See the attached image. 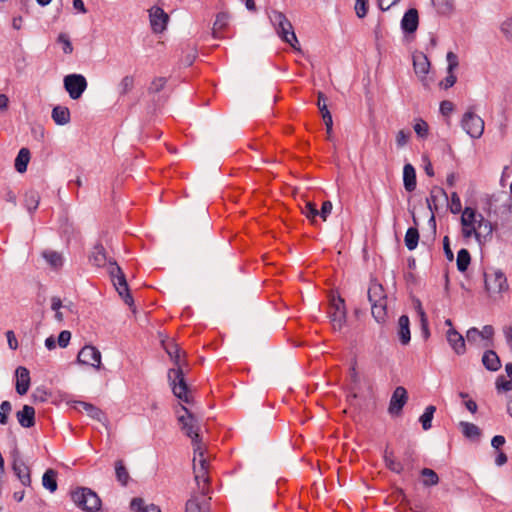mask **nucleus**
Returning <instances> with one entry per match:
<instances>
[{
	"mask_svg": "<svg viewBox=\"0 0 512 512\" xmlns=\"http://www.w3.org/2000/svg\"><path fill=\"white\" fill-rule=\"evenodd\" d=\"M407 400V390L402 386H398L391 396L388 408L389 413L395 416L400 415Z\"/></svg>",
	"mask_w": 512,
	"mask_h": 512,
	"instance_id": "15",
	"label": "nucleus"
},
{
	"mask_svg": "<svg viewBox=\"0 0 512 512\" xmlns=\"http://www.w3.org/2000/svg\"><path fill=\"white\" fill-rule=\"evenodd\" d=\"M52 119L57 125H66L70 122V111L65 106H56L52 110Z\"/></svg>",
	"mask_w": 512,
	"mask_h": 512,
	"instance_id": "27",
	"label": "nucleus"
},
{
	"mask_svg": "<svg viewBox=\"0 0 512 512\" xmlns=\"http://www.w3.org/2000/svg\"><path fill=\"white\" fill-rule=\"evenodd\" d=\"M115 473L116 478L120 482V484L126 486L130 476L122 460H118L115 462Z\"/></svg>",
	"mask_w": 512,
	"mask_h": 512,
	"instance_id": "34",
	"label": "nucleus"
},
{
	"mask_svg": "<svg viewBox=\"0 0 512 512\" xmlns=\"http://www.w3.org/2000/svg\"><path fill=\"white\" fill-rule=\"evenodd\" d=\"M384 462L386 467L394 473L400 474L404 470L403 464L395 458L393 452H385Z\"/></svg>",
	"mask_w": 512,
	"mask_h": 512,
	"instance_id": "32",
	"label": "nucleus"
},
{
	"mask_svg": "<svg viewBox=\"0 0 512 512\" xmlns=\"http://www.w3.org/2000/svg\"><path fill=\"white\" fill-rule=\"evenodd\" d=\"M229 15L225 12H220L217 14L214 25H213V36L215 38L222 37V31L228 26L229 23Z\"/></svg>",
	"mask_w": 512,
	"mask_h": 512,
	"instance_id": "28",
	"label": "nucleus"
},
{
	"mask_svg": "<svg viewBox=\"0 0 512 512\" xmlns=\"http://www.w3.org/2000/svg\"><path fill=\"white\" fill-rule=\"evenodd\" d=\"M13 471L24 486L31 483L30 471L26 464L21 460H15L13 463Z\"/></svg>",
	"mask_w": 512,
	"mask_h": 512,
	"instance_id": "25",
	"label": "nucleus"
},
{
	"mask_svg": "<svg viewBox=\"0 0 512 512\" xmlns=\"http://www.w3.org/2000/svg\"><path fill=\"white\" fill-rule=\"evenodd\" d=\"M58 42L62 44V49L65 54H71L73 51L72 43L68 35L61 33L58 36Z\"/></svg>",
	"mask_w": 512,
	"mask_h": 512,
	"instance_id": "48",
	"label": "nucleus"
},
{
	"mask_svg": "<svg viewBox=\"0 0 512 512\" xmlns=\"http://www.w3.org/2000/svg\"><path fill=\"white\" fill-rule=\"evenodd\" d=\"M419 24L418 11L414 8L407 10L401 20V28L406 33H414Z\"/></svg>",
	"mask_w": 512,
	"mask_h": 512,
	"instance_id": "21",
	"label": "nucleus"
},
{
	"mask_svg": "<svg viewBox=\"0 0 512 512\" xmlns=\"http://www.w3.org/2000/svg\"><path fill=\"white\" fill-rule=\"evenodd\" d=\"M302 213L312 222H316V217L319 215V211L316 205L310 201H307L302 208Z\"/></svg>",
	"mask_w": 512,
	"mask_h": 512,
	"instance_id": "40",
	"label": "nucleus"
},
{
	"mask_svg": "<svg viewBox=\"0 0 512 512\" xmlns=\"http://www.w3.org/2000/svg\"><path fill=\"white\" fill-rule=\"evenodd\" d=\"M355 11L359 18H364L368 11V0H356Z\"/></svg>",
	"mask_w": 512,
	"mask_h": 512,
	"instance_id": "49",
	"label": "nucleus"
},
{
	"mask_svg": "<svg viewBox=\"0 0 512 512\" xmlns=\"http://www.w3.org/2000/svg\"><path fill=\"white\" fill-rule=\"evenodd\" d=\"M150 24L153 32L162 33L167 26L169 16L160 7L154 6L149 10Z\"/></svg>",
	"mask_w": 512,
	"mask_h": 512,
	"instance_id": "14",
	"label": "nucleus"
},
{
	"mask_svg": "<svg viewBox=\"0 0 512 512\" xmlns=\"http://www.w3.org/2000/svg\"><path fill=\"white\" fill-rule=\"evenodd\" d=\"M494 335V329L491 325H486L480 331V338L485 340H490Z\"/></svg>",
	"mask_w": 512,
	"mask_h": 512,
	"instance_id": "60",
	"label": "nucleus"
},
{
	"mask_svg": "<svg viewBox=\"0 0 512 512\" xmlns=\"http://www.w3.org/2000/svg\"><path fill=\"white\" fill-rule=\"evenodd\" d=\"M436 411V407L433 405H429L426 407L424 413L420 417V422L422 424V428L424 430H429L431 428V422Z\"/></svg>",
	"mask_w": 512,
	"mask_h": 512,
	"instance_id": "38",
	"label": "nucleus"
},
{
	"mask_svg": "<svg viewBox=\"0 0 512 512\" xmlns=\"http://www.w3.org/2000/svg\"><path fill=\"white\" fill-rule=\"evenodd\" d=\"M12 410V405L9 401H3L0 405V424L5 425L8 422V414Z\"/></svg>",
	"mask_w": 512,
	"mask_h": 512,
	"instance_id": "45",
	"label": "nucleus"
},
{
	"mask_svg": "<svg viewBox=\"0 0 512 512\" xmlns=\"http://www.w3.org/2000/svg\"><path fill=\"white\" fill-rule=\"evenodd\" d=\"M134 87V77L127 75L122 78L119 83L118 89L121 95L129 93Z\"/></svg>",
	"mask_w": 512,
	"mask_h": 512,
	"instance_id": "41",
	"label": "nucleus"
},
{
	"mask_svg": "<svg viewBox=\"0 0 512 512\" xmlns=\"http://www.w3.org/2000/svg\"><path fill=\"white\" fill-rule=\"evenodd\" d=\"M270 20L281 39L288 43L293 49L300 50L299 41L287 17L282 12L274 10L270 14Z\"/></svg>",
	"mask_w": 512,
	"mask_h": 512,
	"instance_id": "7",
	"label": "nucleus"
},
{
	"mask_svg": "<svg viewBox=\"0 0 512 512\" xmlns=\"http://www.w3.org/2000/svg\"><path fill=\"white\" fill-rule=\"evenodd\" d=\"M405 245L409 250H414L419 241V233L416 228L410 227L408 228L406 234H405Z\"/></svg>",
	"mask_w": 512,
	"mask_h": 512,
	"instance_id": "36",
	"label": "nucleus"
},
{
	"mask_svg": "<svg viewBox=\"0 0 512 512\" xmlns=\"http://www.w3.org/2000/svg\"><path fill=\"white\" fill-rule=\"evenodd\" d=\"M412 58L414 72L419 80L424 83L430 69V61L423 52H415Z\"/></svg>",
	"mask_w": 512,
	"mask_h": 512,
	"instance_id": "16",
	"label": "nucleus"
},
{
	"mask_svg": "<svg viewBox=\"0 0 512 512\" xmlns=\"http://www.w3.org/2000/svg\"><path fill=\"white\" fill-rule=\"evenodd\" d=\"M411 137V132L409 130H400L396 134V144L399 148L404 147Z\"/></svg>",
	"mask_w": 512,
	"mask_h": 512,
	"instance_id": "47",
	"label": "nucleus"
},
{
	"mask_svg": "<svg viewBox=\"0 0 512 512\" xmlns=\"http://www.w3.org/2000/svg\"><path fill=\"white\" fill-rule=\"evenodd\" d=\"M16 416L19 424L24 428H30L35 424V409L32 406L24 405Z\"/></svg>",
	"mask_w": 512,
	"mask_h": 512,
	"instance_id": "22",
	"label": "nucleus"
},
{
	"mask_svg": "<svg viewBox=\"0 0 512 512\" xmlns=\"http://www.w3.org/2000/svg\"><path fill=\"white\" fill-rule=\"evenodd\" d=\"M460 222L461 234L465 240L474 237L479 244H482L492 237L494 230L492 223L486 220L484 216L473 207L467 206L463 209Z\"/></svg>",
	"mask_w": 512,
	"mask_h": 512,
	"instance_id": "2",
	"label": "nucleus"
},
{
	"mask_svg": "<svg viewBox=\"0 0 512 512\" xmlns=\"http://www.w3.org/2000/svg\"><path fill=\"white\" fill-rule=\"evenodd\" d=\"M470 261H471V257H470V253L468 252L467 249H461L458 251L456 263H457V269L460 272H465L467 270V268L470 264Z\"/></svg>",
	"mask_w": 512,
	"mask_h": 512,
	"instance_id": "35",
	"label": "nucleus"
},
{
	"mask_svg": "<svg viewBox=\"0 0 512 512\" xmlns=\"http://www.w3.org/2000/svg\"><path fill=\"white\" fill-rule=\"evenodd\" d=\"M506 440L504 436L496 435L492 438L491 445L496 449L499 450L501 446L505 444Z\"/></svg>",
	"mask_w": 512,
	"mask_h": 512,
	"instance_id": "63",
	"label": "nucleus"
},
{
	"mask_svg": "<svg viewBox=\"0 0 512 512\" xmlns=\"http://www.w3.org/2000/svg\"><path fill=\"white\" fill-rule=\"evenodd\" d=\"M16 392L19 395H25L30 387V372L26 367L19 366L15 371Z\"/></svg>",
	"mask_w": 512,
	"mask_h": 512,
	"instance_id": "20",
	"label": "nucleus"
},
{
	"mask_svg": "<svg viewBox=\"0 0 512 512\" xmlns=\"http://www.w3.org/2000/svg\"><path fill=\"white\" fill-rule=\"evenodd\" d=\"M30 161V151L27 148H21L15 159V169L19 173H24L27 170Z\"/></svg>",
	"mask_w": 512,
	"mask_h": 512,
	"instance_id": "31",
	"label": "nucleus"
},
{
	"mask_svg": "<svg viewBox=\"0 0 512 512\" xmlns=\"http://www.w3.org/2000/svg\"><path fill=\"white\" fill-rule=\"evenodd\" d=\"M482 363L489 371H497L501 367V361L497 353L493 350H487L482 356Z\"/></svg>",
	"mask_w": 512,
	"mask_h": 512,
	"instance_id": "26",
	"label": "nucleus"
},
{
	"mask_svg": "<svg viewBox=\"0 0 512 512\" xmlns=\"http://www.w3.org/2000/svg\"><path fill=\"white\" fill-rule=\"evenodd\" d=\"M399 0H378V4L381 10L385 11L396 4Z\"/></svg>",
	"mask_w": 512,
	"mask_h": 512,
	"instance_id": "64",
	"label": "nucleus"
},
{
	"mask_svg": "<svg viewBox=\"0 0 512 512\" xmlns=\"http://www.w3.org/2000/svg\"><path fill=\"white\" fill-rule=\"evenodd\" d=\"M326 101H327V98L324 96L323 93L320 92L318 94V103H317V105H318V108H319L320 113H321L322 116L324 115V113H326V111H329L328 107H327V104H326Z\"/></svg>",
	"mask_w": 512,
	"mask_h": 512,
	"instance_id": "59",
	"label": "nucleus"
},
{
	"mask_svg": "<svg viewBox=\"0 0 512 512\" xmlns=\"http://www.w3.org/2000/svg\"><path fill=\"white\" fill-rule=\"evenodd\" d=\"M450 210L453 214H458L462 211V204H461V200H460V197L458 196V194L456 192H453L451 194V205H450Z\"/></svg>",
	"mask_w": 512,
	"mask_h": 512,
	"instance_id": "50",
	"label": "nucleus"
},
{
	"mask_svg": "<svg viewBox=\"0 0 512 512\" xmlns=\"http://www.w3.org/2000/svg\"><path fill=\"white\" fill-rule=\"evenodd\" d=\"M420 475L422 477V482L424 486H434L437 485L439 482V477L437 473L430 468H423L420 472Z\"/></svg>",
	"mask_w": 512,
	"mask_h": 512,
	"instance_id": "33",
	"label": "nucleus"
},
{
	"mask_svg": "<svg viewBox=\"0 0 512 512\" xmlns=\"http://www.w3.org/2000/svg\"><path fill=\"white\" fill-rule=\"evenodd\" d=\"M71 498L79 508L86 511H97L101 506L100 498L89 488H77L71 493Z\"/></svg>",
	"mask_w": 512,
	"mask_h": 512,
	"instance_id": "8",
	"label": "nucleus"
},
{
	"mask_svg": "<svg viewBox=\"0 0 512 512\" xmlns=\"http://www.w3.org/2000/svg\"><path fill=\"white\" fill-rule=\"evenodd\" d=\"M194 479L198 488L193 492L186 502L185 512H210V478L208 475V466H205L203 478L197 479V473L194 471Z\"/></svg>",
	"mask_w": 512,
	"mask_h": 512,
	"instance_id": "5",
	"label": "nucleus"
},
{
	"mask_svg": "<svg viewBox=\"0 0 512 512\" xmlns=\"http://www.w3.org/2000/svg\"><path fill=\"white\" fill-rule=\"evenodd\" d=\"M446 339L457 355H463L466 352V344L463 336L454 328H449L446 332Z\"/></svg>",
	"mask_w": 512,
	"mask_h": 512,
	"instance_id": "19",
	"label": "nucleus"
},
{
	"mask_svg": "<svg viewBox=\"0 0 512 512\" xmlns=\"http://www.w3.org/2000/svg\"><path fill=\"white\" fill-rule=\"evenodd\" d=\"M148 506H144V500L142 498H133L130 503V508L134 512H145Z\"/></svg>",
	"mask_w": 512,
	"mask_h": 512,
	"instance_id": "51",
	"label": "nucleus"
},
{
	"mask_svg": "<svg viewBox=\"0 0 512 512\" xmlns=\"http://www.w3.org/2000/svg\"><path fill=\"white\" fill-rule=\"evenodd\" d=\"M322 118H323L324 124L326 126L327 134L330 136V134L332 132V126H333L332 115L329 111H326V113H324Z\"/></svg>",
	"mask_w": 512,
	"mask_h": 512,
	"instance_id": "61",
	"label": "nucleus"
},
{
	"mask_svg": "<svg viewBox=\"0 0 512 512\" xmlns=\"http://www.w3.org/2000/svg\"><path fill=\"white\" fill-rule=\"evenodd\" d=\"M466 338L469 343H476L480 339V330L475 327L470 328L466 333Z\"/></svg>",
	"mask_w": 512,
	"mask_h": 512,
	"instance_id": "56",
	"label": "nucleus"
},
{
	"mask_svg": "<svg viewBox=\"0 0 512 512\" xmlns=\"http://www.w3.org/2000/svg\"><path fill=\"white\" fill-rule=\"evenodd\" d=\"M368 299L373 317L378 323H384L387 317V295L382 284L375 280L370 282Z\"/></svg>",
	"mask_w": 512,
	"mask_h": 512,
	"instance_id": "6",
	"label": "nucleus"
},
{
	"mask_svg": "<svg viewBox=\"0 0 512 512\" xmlns=\"http://www.w3.org/2000/svg\"><path fill=\"white\" fill-rule=\"evenodd\" d=\"M77 361L83 365H89L97 370L101 368V353L92 345L84 346L78 353Z\"/></svg>",
	"mask_w": 512,
	"mask_h": 512,
	"instance_id": "13",
	"label": "nucleus"
},
{
	"mask_svg": "<svg viewBox=\"0 0 512 512\" xmlns=\"http://www.w3.org/2000/svg\"><path fill=\"white\" fill-rule=\"evenodd\" d=\"M70 339H71V333L68 330H63L60 332V334L58 336V340H57L58 345L61 348H65L69 344Z\"/></svg>",
	"mask_w": 512,
	"mask_h": 512,
	"instance_id": "52",
	"label": "nucleus"
},
{
	"mask_svg": "<svg viewBox=\"0 0 512 512\" xmlns=\"http://www.w3.org/2000/svg\"><path fill=\"white\" fill-rule=\"evenodd\" d=\"M44 258L54 268H58L62 265V257L59 253L54 251L44 252Z\"/></svg>",
	"mask_w": 512,
	"mask_h": 512,
	"instance_id": "42",
	"label": "nucleus"
},
{
	"mask_svg": "<svg viewBox=\"0 0 512 512\" xmlns=\"http://www.w3.org/2000/svg\"><path fill=\"white\" fill-rule=\"evenodd\" d=\"M89 260L93 265L97 267L107 266L108 273L119 295L123 298L126 304L130 305L133 303V298L129 293L126 277L122 269L117 265L116 262L108 260L105 248L101 244L94 246Z\"/></svg>",
	"mask_w": 512,
	"mask_h": 512,
	"instance_id": "3",
	"label": "nucleus"
},
{
	"mask_svg": "<svg viewBox=\"0 0 512 512\" xmlns=\"http://www.w3.org/2000/svg\"><path fill=\"white\" fill-rule=\"evenodd\" d=\"M495 384L498 391L508 392L512 390V379L506 380L503 375L497 377Z\"/></svg>",
	"mask_w": 512,
	"mask_h": 512,
	"instance_id": "44",
	"label": "nucleus"
},
{
	"mask_svg": "<svg viewBox=\"0 0 512 512\" xmlns=\"http://www.w3.org/2000/svg\"><path fill=\"white\" fill-rule=\"evenodd\" d=\"M460 124L463 130L473 139H479L484 133L485 122L472 108H469L463 114Z\"/></svg>",
	"mask_w": 512,
	"mask_h": 512,
	"instance_id": "10",
	"label": "nucleus"
},
{
	"mask_svg": "<svg viewBox=\"0 0 512 512\" xmlns=\"http://www.w3.org/2000/svg\"><path fill=\"white\" fill-rule=\"evenodd\" d=\"M415 308H416V311L418 313V316L420 318V321H421V324H422L423 328L426 329L427 324H428L427 316H426V313L423 310L421 302L419 300L416 301Z\"/></svg>",
	"mask_w": 512,
	"mask_h": 512,
	"instance_id": "55",
	"label": "nucleus"
},
{
	"mask_svg": "<svg viewBox=\"0 0 512 512\" xmlns=\"http://www.w3.org/2000/svg\"><path fill=\"white\" fill-rule=\"evenodd\" d=\"M443 249L447 260L452 261L454 259L453 251L450 247V240L448 236L443 238Z\"/></svg>",
	"mask_w": 512,
	"mask_h": 512,
	"instance_id": "58",
	"label": "nucleus"
},
{
	"mask_svg": "<svg viewBox=\"0 0 512 512\" xmlns=\"http://www.w3.org/2000/svg\"><path fill=\"white\" fill-rule=\"evenodd\" d=\"M448 201V196L445 190L439 186H434L429 197L426 199L427 206L432 213V219L434 218V212H436L440 205Z\"/></svg>",
	"mask_w": 512,
	"mask_h": 512,
	"instance_id": "17",
	"label": "nucleus"
},
{
	"mask_svg": "<svg viewBox=\"0 0 512 512\" xmlns=\"http://www.w3.org/2000/svg\"><path fill=\"white\" fill-rule=\"evenodd\" d=\"M167 79L165 77H156L152 80L149 91L153 93L160 92L166 85Z\"/></svg>",
	"mask_w": 512,
	"mask_h": 512,
	"instance_id": "46",
	"label": "nucleus"
},
{
	"mask_svg": "<svg viewBox=\"0 0 512 512\" xmlns=\"http://www.w3.org/2000/svg\"><path fill=\"white\" fill-rule=\"evenodd\" d=\"M501 31L508 40H512V17L502 23Z\"/></svg>",
	"mask_w": 512,
	"mask_h": 512,
	"instance_id": "54",
	"label": "nucleus"
},
{
	"mask_svg": "<svg viewBox=\"0 0 512 512\" xmlns=\"http://www.w3.org/2000/svg\"><path fill=\"white\" fill-rule=\"evenodd\" d=\"M334 330H341L346 322V309L344 300L341 298L334 299L328 311Z\"/></svg>",
	"mask_w": 512,
	"mask_h": 512,
	"instance_id": "12",
	"label": "nucleus"
},
{
	"mask_svg": "<svg viewBox=\"0 0 512 512\" xmlns=\"http://www.w3.org/2000/svg\"><path fill=\"white\" fill-rule=\"evenodd\" d=\"M398 326L399 340L403 345H407L411 339L409 317L407 315L400 316Z\"/></svg>",
	"mask_w": 512,
	"mask_h": 512,
	"instance_id": "24",
	"label": "nucleus"
},
{
	"mask_svg": "<svg viewBox=\"0 0 512 512\" xmlns=\"http://www.w3.org/2000/svg\"><path fill=\"white\" fill-rule=\"evenodd\" d=\"M403 183L408 192H412L416 188V171L415 168L407 163L403 168Z\"/></svg>",
	"mask_w": 512,
	"mask_h": 512,
	"instance_id": "23",
	"label": "nucleus"
},
{
	"mask_svg": "<svg viewBox=\"0 0 512 512\" xmlns=\"http://www.w3.org/2000/svg\"><path fill=\"white\" fill-rule=\"evenodd\" d=\"M460 426L462 428L463 434L467 438H478L480 436V434H481L480 429L478 428V426H476L473 423L461 422Z\"/></svg>",
	"mask_w": 512,
	"mask_h": 512,
	"instance_id": "39",
	"label": "nucleus"
},
{
	"mask_svg": "<svg viewBox=\"0 0 512 512\" xmlns=\"http://www.w3.org/2000/svg\"><path fill=\"white\" fill-rule=\"evenodd\" d=\"M74 408L79 411H85L93 419L101 420V417L103 416V413L99 408L84 401H76Z\"/></svg>",
	"mask_w": 512,
	"mask_h": 512,
	"instance_id": "29",
	"label": "nucleus"
},
{
	"mask_svg": "<svg viewBox=\"0 0 512 512\" xmlns=\"http://www.w3.org/2000/svg\"><path fill=\"white\" fill-rule=\"evenodd\" d=\"M453 110H454V104L451 101L444 100V101L441 102V104H440V112L444 116L450 115Z\"/></svg>",
	"mask_w": 512,
	"mask_h": 512,
	"instance_id": "57",
	"label": "nucleus"
},
{
	"mask_svg": "<svg viewBox=\"0 0 512 512\" xmlns=\"http://www.w3.org/2000/svg\"><path fill=\"white\" fill-rule=\"evenodd\" d=\"M8 345L12 350H16L18 347V341L13 331L9 330L6 333Z\"/></svg>",
	"mask_w": 512,
	"mask_h": 512,
	"instance_id": "62",
	"label": "nucleus"
},
{
	"mask_svg": "<svg viewBox=\"0 0 512 512\" xmlns=\"http://www.w3.org/2000/svg\"><path fill=\"white\" fill-rule=\"evenodd\" d=\"M446 60H447V63H448L447 76L441 82V85L445 89H448V88L452 87L456 83L457 78L454 75V70L458 67L459 62H458V56L454 52H452V51H449L447 53Z\"/></svg>",
	"mask_w": 512,
	"mask_h": 512,
	"instance_id": "18",
	"label": "nucleus"
},
{
	"mask_svg": "<svg viewBox=\"0 0 512 512\" xmlns=\"http://www.w3.org/2000/svg\"><path fill=\"white\" fill-rule=\"evenodd\" d=\"M42 485L49 492L54 493L57 490V472L53 469H47L42 477Z\"/></svg>",
	"mask_w": 512,
	"mask_h": 512,
	"instance_id": "30",
	"label": "nucleus"
},
{
	"mask_svg": "<svg viewBox=\"0 0 512 512\" xmlns=\"http://www.w3.org/2000/svg\"><path fill=\"white\" fill-rule=\"evenodd\" d=\"M178 421L181 424L182 431L191 439L194 458L193 471L197 473V479L203 478L205 474V466H208L205 457V446L199 435L200 424L198 419L183 405L180 411H177Z\"/></svg>",
	"mask_w": 512,
	"mask_h": 512,
	"instance_id": "1",
	"label": "nucleus"
},
{
	"mask_svg": "<svg viewBox=\"0 0 512 512\" xmlns=\"http://www.w3.org/2000/svg\"><path fill=\"white\" fill-rule=\"evenodd\" d=\"M332 207L333 206L330 201H324L318 216H320L323 221H326L327 217L330 215L332 211Z\"/></svg>",
	"mask_w": 512,
	"mask_h": 512,
	"instance_id": "53",
	"label": "nucleus"
},
{
	"mask_svg": "<svg viewBox=\"0 0 512 512\" xmlns=\"http://www.w3.org/2000/svg\"><path fill=\"white\" fill-rule=\"evenodd\" d=\"M413 129L420 138H426L428 136L429 126L423 119L416 120Z\"/></svg>",
	"mask_w": 512,
	"mask_h": 512,
	"instance_id": "43",
	"label": "nucleus"
},
{
	"mask_svg": "<svg viewBox=\"0 0 512 512\" xmlns=\"http://www.w3.org/2000/svg\"><path fill=\"white\" fill-rule=\"evenodd\" d=\"M64 87L69 96L76 100L81 97L87 88L86 78L81 74H70L64 78Z\"/></svg>",
	"mask_w": 512,
	"mask_h": 512,
	"instance_id": "11",
	"label": "nucleus"
},
{
	"mask_svg": "<svg viewBox=\"0 0 512 512\" xmlns=\"http://www.w3.org/2000/svg\"><path fill=\"white\" fill-rule=\"evenodd\" d=\"M507 277L500 269L485 273V289L490 297H496L508 291Z\"/></svg>",
	"mask_w": 512,
	"mask_h": 512,
	"instance_id": "9",
	"label": "nucleus"
},
{
	"mask_svg": "<svg viewBox=\"0 0 512 512\" xmlns=\"http://www.w3.org/2000/svg\"><path fill=\"white\" fill-rule=\"evenodd\" d=\"M431 2L439 14L447 15L453 10V0H431Z\"/></svg>",
	"mask_w": 512,
	"mask_h": 512,
	"instance_id": "37",
	"label": "nucleus"
},
{
	"mask_svg": "<svg viewBox=\"0 0 512 512\" xmlns=\"http://www.w3.org/2000/svg\"><path fill=\"white\" fill-rule=\"evenodd\" d=\"M163 348L174 361L176 367L168 372V379L172 387L173 394L185 403L191 402V394L185 382L184 373L181 366V349L173 340H163Z\"/></svg>",
	"mask_w": 512,
	"mask_h": 512,
	"instance_id": "4",
	"label": "nucleus"
}]
</instances>
